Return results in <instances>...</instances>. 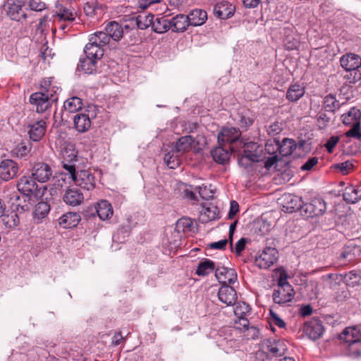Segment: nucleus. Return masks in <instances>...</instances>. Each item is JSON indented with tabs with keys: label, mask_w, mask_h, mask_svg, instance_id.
I'll return each instance as SVG.
<instances>
[{
	"label": "nucleus",
	"mask_w": 361,
	"mask_h": 361,
	"mask_svg": "<svg viewBox=\"0 0 361 361\" xmlns=\"http://www.w3.org/2000/svg\"><path fill=\"white\" fill-rule=\"evenodd\" d=\"M82 99L78 97H73L67 99L63 104V107L69 112H76L82 109Z\"/></svg>",
	"instance_id": "a18cd8bd"
},
{
	"label": "nucleus",
	"mask_w": 361,
	"mask_h": 361,
	"mask_svg": "<svg viewBox=\"0 0 361 361\" xmlns=\"http://www.w3.org/2000/svg\"><path fill=\"white\" fill-rule=\"evenodd\" d=\"M80 215L77 212H67L59 219V224L63 228H74L80 221Z\"/></svg>",
	"instance_id": "b1692460"
},
{
	"label": "nucleus",
	"mask_w": 361,
	"mask_h": 361,
	"mask_svg": "<svg viewBox=\"0 0 361 361\" xmlns=\"http://www.w3.org/2000/svg\"><path fill=\"white\" fill-rule=\"evenodd\" d=\"M77 13L71 7L58 6L56 7L54 18V22L72 23L75 20Z\"/></svg>",
	"instance_id": "f8f14e48"
},
{
	"label": "nucleus",
	"mask_w": 361,
	"mask_h": 361,
	"mask_svg": "<svg viewBox=\"0 0 361 361\" xmlns=\"http://www.w3.org/2000/svg\"><path fill=\"white\" fill-rule=\"evenodd\" d=\"M75 129L79 133H85L91 127V120L88 114L80 113L75 115L73 118Z\"/></svg>",
	"instance_id": "393cba45"
},
{
	"label": "nucleus",
	"mask_w": 361,
	"mask_h": 361,
	"mask_svg": "<svg viewBox=\"0 0 361 361\" xmlns=\"http://www.w3.org/2000/svg\"><path fill=\"white\" fill-rule=\"evenodd\" d=\"M193 223L190 218L183 217L176 222V229L179 233H185L192 231Z\"/></svg>",
	"instance_id": "09e8293b"
},
{
	"label": "nucleus",
	"mask_w": 361,
	"mask_h": 361,
	"mask_svg": "<svg viewBox=\"0 0 361 361\" xmlns=\"http://www.w3.org/2000/svg\"><path fill=\"white\" fill-rule=\"evenodd\" d=\"M339 107L340 104L334 95L328 94L324 97V108L325 111L334 112L336 109H339Z\"/></svg>",
	"instance_id": "8fccbe9b"
},
{
	"label": "nucleus",
	"mask_w": 361,
	"mask_h": 361,
	"mask_svg": "<svg viewBox=\"0 0 361 361\" xmlns=\"http://www.w3.org/2000/svg\"><path fill=\"white\" fill-rule=\"evenodd\" d=\"M305 92V87L302 85L293 84L287 90L286 99L291 102H295L304 95Z\"/></svg>",
	"instance_id": "7c9ffc66"
},
{
	"label": "nucleus",
	"mask_w": 361,
	"mask_h": 361,
	"mask_svg": "<svg viewBox=\"0 0 361 361\" xmlns=\"http://www.w3.org/2000/svg\"><path fill=\"white\" fill-rule=\"evenodd\" d=\"M361 111L360 109L353 107L346 114L342 115L343 123L345 126H353L355 123L360 122Z\"/></svg>",
	"instance_id": "72a5a7b5"
},
{
	"label": "nucleus",
	"mask_w": 361,
	"mask_h": 361,
	"mask_svg": "<svg viewBox=\"0 0 361 361\" xmlns=\"http://www.w3.org/2000/svg\"><path fill=\"white\" fill-rule=\"evenodd\" d=\"M97 59L87 57L81 58L78 66V70L82 71L86 74H92L97 69Z\"/></svg>",
	"instance_id": "473e14b6"
},
{
	"label": "nucleus",
	"mask_w": 361,
	"mask_h": 361,
	"mask_svg": "<svg viewBox=\"0 0 361 361\" xmlns=\"http://www.w3.org/2000/svg\"><path fill=\"white\" fill-rule=\"evenodd\" d=\"M8 15L12 20L20 21L26 18V14L20 5L13 4L8 7Z\"/></svg>",
	"instance_id": "ea45409f"
},
{
	"label": "nucleus",
	"mask_w": 361,
	"mask_h": 361,
	"mask_svg": "<svg viewBox=\"0 0 361 361\" xmlns=\"http://www.w3.org/2000/svg\"><path fill=\"white\" fill-rule=\"evenodd\" d=\"M263 348L272 356L279 357L284 354L285 348L282 342L267 341L263 344Z\"/></svg>",
	"instance_id": "cd10ccee"
},
{
	"label": "nucleus",
	"mask_w": 361,
	"mask_h": 361,
	"mask_svg": "<svg viewBox=\"0 0 361 361\" xmlns=\"http://www.w3.org/2000/svg\"><path fill=\"white\" fill-rule=\"evenodd\" d=\"M194 143V139L190 135H185L180 137L175 144V150L179 154L190 151Z\"/></svg>",
	"instance_id": "c756f323"
},
{
	"label": "nucleus",
	"mask_w": 361,
	"mask_h": 361,
	"mask_svg": "<svg viewBox=\"0 0 361 361\" xmlns=\"http://www.w3.org/2000/svg\"><path fill=\"white\" fill-rule=\"evenodd\" d=\"M317 119L318 125L320 128H324L325 126H326V125L330 121V118L324 112H319L317 114Z\"/></svg>",
	"instance_id": "69168bd1"
},
{
	"label": "nucleus",
	"mask_w": 361,
	"mask_h": 361,
	"mask_svg": "<svg viewBox=\"0 0 361 361\" xmlns=\"http://www.w3.org/2000/svg\"><path fill=\"white\" fill-rule=\"evenodd\" d=\"M106 37L101 35L100 37L95 33L90 35L89 42L84 48V53L87 57L100 59L104 54V47L106 46L105 42Z\"/></svg>",
	"instance_id": "f257e3e1"
},
{
	"label": "nucleus",
	"mask_w": 361,
	"mask_h": 361,
	"mask_svg": "<svg viewBox=\"0 0 361 361\" xmlns=\"http://www.w3.org/2000/svg\"><path fill=\"white\" fill-rule=\"evenodd\" d=\"M238 211H239V205H238V202L235 200L231 201V204H230L228 218L230 219H233V217L238 212Z\"/></svg>",
	"instance_id": "338daca9"
},
{
	"label": "nucleus",
	"mask_w": 361,
	"mask_h": 361,
	"mask_svg": "<svg viewBox=\"0 0 361 361\" xmlns=\"http://www.w3.org/2000/svg\"><path fill=\"white\" fill-rule=\"evenodd\" d=\"M96 212L101 220L109 219L113 215L111 204L106 200H101L95 207Z\"/></svg>",
	"instance_id": "c85d7f7f"
},
{
	"label": "nucleus",
	"mask_w": 361,
	"mask_h": 361,
	"mask_svg": "<svg viewBox=\"0 0 361 361\" xmlns=\"http://www.w3.org/2000/svg\"><path fill=\"white\" fill-rule=\"evenodd\" d=\"M152 30L157 33H164L171 28L170 20L165 17L157 18L153 20Z\"/></svg>",
	"instance_id": "e433bc0d"
},
{
	"label": "nucleus",
	"mask_w": 361,
	"mask_h": 361,
	"mask_svg": "<svg viewBox=\"0 0 361 361\" xmlns=\"http://www.w3.org/2000/svg\"><path fill=\"white\" fill-rule=\"evenodd\" d=\"M74 183L81 188L92 190L95 188V177L88 170H82L79 166L68 173Z\"/></svg>",
	"instance_id": "f03ea898"
},
{
	"label": "nucleus",
	"mask_w": 361,
	"mask_h": 361,
	"mask_svg": "<svg viewBox=\"0 0 361 361\" xmlns=\"http://www.w3.org/2000/svg\"><path fill=\"white\" fill-rule=\"evenodd\" d=\"M215 276L218 281L224 286L233 283L237 280L235 270L224 267L216 268Z\"/></svg>",
	"instance_id": "a211bd4d"
},
{
	"label": "nucleus",
	"mask_w": 361,
	"mask_h": 361,
	"mask_svg": "<svg viewBox=\"0 0 361 361\" xmlns=\"http://www.w3.org/2000/svg\"><path fill=\"white\" fill-rule=\"evenodd\" d=\"M269 320L271 324H274V325L280 328H283L286 325L284 321L271 310H270L269 312Z\"/></svg>",
	"instance_id": "13d9d810"
},
{
	"label": "nucleus",
	"mask_w": 361,
	"mask_h": 361,
	"mask_svg": "<svg viewBox=\"0 0 361 361\" xmlns=\"http://www.w3.org/2000/svg\"><path fill=\"white\" fill-rule=\"evenodd\" d=\"M98 37H100L101 35L106 37V46L109 44L110 39L114 41H119L123 35V29L119 23L115 21L109 22L105 27L103 31H98L94 32Z\"/></svg>",
	"instance_id": "39448f33"
},
{
	"label": "nucleus",
	"mask_w": 361,
	"mask_h": 361,
	"mask_svg": "<svg viewBox=\"0 0 361 361\" xmlns=\"http://www.w3.org/2000/svg\"><path fill=\"white\" fill-rule=\"evenodd\" d=\"M63 200L69 206L76 207L83 202L84 195L79 189L68 188L63 195Z\"/></svg>",
	"instance_id": "f3484780"
},
{
	"label": "nucleus",
	"mask_w": 361,
	"mask_h": 361,
	"mask_svg": "<svg viewBox=\"0 0 361 361\" xmlns=\"http://www.w3.org/2000/svg\"><path fill=\"white\" fill-rule=\"evenodd\" d=\"M303 331L309 338L315 341L321 338L323 335L324 328L321 320L313 318L305 322Z\"/></svg>",
	"instance_id": "0eeeda50"
},
{
	"label": "nucleus",
	"mask_w": 361,
	"mask_h": 361,
	"mask_svg": "<svg viewBox=\"0 0 361 361\" xmlns=\"http://www.w3.org/2000/svg\"><path fill=\"white\" fill-rule=\"evenodd\" d=\"M235 8L227 1L216 4L214 8V14L220 19H227L233 15Z\"/></svg>",
	"instance_id": "412c9836"
},
{
	"label": "nucleus",
	"mask_w": 361,
	"mask_h": 361,
	"mask_svg": "<svg viewBox=\"0 0 361 361\" xmlns=\"http://www.w3.org/2000/svg\"><path fill=\"white\" fill-rule=\"evenodd\" d=\"M29 6L32 11H42L46 8V4L40 0H30Z\"/></svg>",
	"instance_id": "052dcab7"
},
{
	"label": "nucleus",
	"mask_w": 361,
	"mask_h": 361,
	"mask_svg": "<svg viewBox=\"0 0 361 361\" xmlns=\"http://www.w3.org/2000/svg\"><path fill=\"white\" fill-rule=\"evenodd\" d=\"M41 90L45 94L49 95V99L50 101H56L57 99L55 96L57 94V92L59 91V88L55 86H53L51 84V79L44 80L41 83Z\"/></svg>",
	"instance_id": "c9c22d12"
},
{
	"label": "nucleus",
	"mask_w": 361,
	"mask_h": 361,
	"mask_svg": "<svg viewBox=\"0 0 361 361\" xmlns=\"http://www.w3.org/2000/svg\"><path fill=\"white\" fill-rule=\"evenodd\" d=\"M343 282L349 286H357L361 280V276L355 271H351L344 275H340Z\"/></svg>",
	"instance_id": "a19ab883"
},
{
	"label": "nucleus",
	"mask_w": 361,
	"mask_h": 361,
	"mask_svg": "<svg viewBox=\"0 0 361 361\" xmlns=\"http://www.w3.org/2000/svg\"><path fill=\"white\" fill-rule=\"evenodd\" d=\"M62 167L66 171V174L75 171L78 166L76 163L78 161L77 152L71 145H65L61 149Z\"/></svg>",
	"instance_id": "7ed1b4c3"
},
{
	"label": "nucleus",
	"mask_w": 361,
	"mask_h": 361,
	"mask_svg": "<svg viewBox=\"0 0 361 361\" xmlns=\"http://www.w3.org/2000/svg\"><path fill=\"white\" fill-rule=\"evenodd\" d=\"M238 164L245 169L248 168L251 166L252 163L253 162L251 160L250 156H248L247 154L243 153L239 158H238Z\"/></svg>",
	"instance_id": "e2e57ef3"
},
{
	"label": "nucleus",
	"mask_w": 361,
	"mask_h": 361,
	"mask_svg": "<svg viewBox=\"0 0 361 361\" xmlns=\"http://www.w3.org/2000/svg\"><path fill=\"white\" fill-rule=\"evenodd\" d=\"M326 209V202L322 198H314L310 202L303 204L302 214L306 218H312L322 215Z\"/></svg>",
	"instance_id": "423d86ee"
},
{
	"label": "nucleus",
	"mask_w": 361,
	"mask_h": 361,
	"mask_svg": "<svg viewBox=\"0 0 361 361\" xmlns=\"http://www.w3.org/2000/svg\"><path fill=\"white\" fill-rule=\"evenodd\" d=\"M288 197L290 200L287 202V205L284 206L286 210L290 213L300 210L302 214L303 204H302L301 198L292 195H289Z\"/></svg>",
	"instance_id": "49530a36"
},
{
	"label": "nucleus",
	"mask_w": 361,
	"mask_h": 361,
	"mask_svg": "<svg viewBox=\"0 0 361 361\" xmlns=\"http://www.w3.org/2000/svg\"><path fill=\"white\" fill-rule=\"evenodd\" d=\"M52 169L46 163H37L32 169V178L39 183H45L52 176Z\"/></svg>",
	"instance_id": "9d476101"
},
{
	"label": "nucleus",
	"mask_w": 361,
	"mask_h": 361,
	"mask_svg": "<svg viewBox=\"0 0 361 361\" xmlns=\"http://www.w3.org/2000/svg\"><path fill=\"white\" fill-rule=\"evenodd\" d=\"M351 128L345 133L347 137H353L361 140L360 122L355 123V125L351 126Z\"/></svg>",
	"instance_id": "6e6d98bb"
},
{
	"label": "nucleus",
	"mask_w": 361,
	"mask_h": 361,
	"mask_svg": "<svg viewBox=\"0 0 361 361\" xmlns=\"http://www.w3.org/2000/svg\"><path fill=\"white\" fill-rule=\"evenodd\" d=\"M295 293L291 285H286L283 287H279L278 289L274 290L273 293V300L275 303L283 305L286 302H290Z\"/></svg>",
	"instance_id": "9b49d317"
},
{
	"label": "nucleus",
	"mask_w": 361,
	"mask_h": 361,
	"mask_svg": "<svg viewBox=\"0 0 361 361\" xmlns=\"http://www.w3.org/2000/svg\"><path fill=\"white\" fill-rule=\"evenodd\" d=\"M176 150L168 152L164 156V162L170 169H176L180 164L179 155L177 154Z\"/></svg>",
	"instance_id": "de8ad7c7"
},
{
	"label": "nucleus",
	"mask_w": 361,
	"mask_h": 361,
	"mask_svg": "<svg viewBox=\"0 0 361 361\" xmlns=\"http://www.w3.org/2000/svg\"><path fill=\"white\" fill-rule=\"evenodd\" d=\"M246 239L244 238H240L235 245V252L240 255L241 252L245 249Z\"/></svg>",
	"instance_id": "774afa93"
},
{
	"label": "nucleus",
	"mask_w": 361,
	"mask_h": 361,
	"mask_svg": "<svg viewBox=\"0 0 361 361\" xmlns=\"http://www.w3.org/2000/svg\"><path fill=\"white\" fill-rule=\"evenodd\" d=\"M30 102L36 106V111L42 113L51 106V101L49 99V95L42 90L40 92L32 93L30 97Z\"/></svg>",
	"instance_id": "ddd939ff"
},
{
	"label": "nucleus",
	"mask_w": 361,
	"mask_h": 361,
	"mask_svg": "<svg viewBox=\"0 0 361 361\" xmlns=\"http://www.w3.org/2000/svg\"><path fill=\"white\" fill-rule=\"evenodd\" d=\"M211 185L207 187V185H202L198 187V193L199 195L204 200H209L213 198L214 192L211 188Z\"/></svg>",
	"instance_id": "4d7b16f0"
},
{
	"label": "nucleus",
	"mask_w": 361,
	"mask_h": 361,
	"mask_svg": "<svg viewBox=\"0 0 361 361\" xmlns=\"http://www.w3.org/2000/svg\"><path fill=\"white\" fill-rule=\"evenodd\" d=\"M241 128L247 129L253 123V119L250 116V113L247 110H243L238 114L236 118Z\"/></svg>",
	"instance_id": "3c124183"
},
{
	"label": "nucleus",
	"mask_w": 361,
	"mask_h": 361,
	"mask_svg": "<svg viewBox=\"0 0 361 361\" xmlns=\"http://www.w3.org/2000/svg\"><path fill=\"white\" fill-rule=\"evenodd\" d=\"M18 171V164L11 159H6L0 164V179L8 180L14 178Z\"/></svg>",
	"instance_id": "4468645a"
},
{
	"label": "nucleus",
	"mask_w": 361,
	"mask_h": 361,
	"mask_svg": "<svg viewBox=\"0 0 361 361\" xmlns=\"http://www.w3.org/2000/svg\"><path fill=\"white\" fill-rule=\"evenodd\" d=\"M216 266L213 261L205 259L204 261L199 263L195 274L198 276H207L210 273L216 271Z\"/></svg>",
	"instance_id": "f704fd0d"
},
{
	"label": "nucleus",
	"mask_w": 361,
	"mask_h": 361,
	"mask_svg": "<svg viewBox=\"0 0 361 361\" xmlns=\"http://www.w3.org/2000/svg\"><path fill=\"white\" fill-rule=\"evenodd\" d=\"M361 334L360 331L355 326H348L345 328L338 335V338L343 347L354 343V341L360 339Z\"/></svg>",
	"instance_id": "6ab92c4d"
},
{
	"label": "nucleus",
	"mask_w": 361,
	"mask_h": 361,
	"mask_svg": "<svg viewBox=\"0 0 361 361\" xmlns=\"http://www.w3.org/2000/svg\"><path fill=\"white\" fill-rule=\"evenodd\" d=\"M154 16L151 13H142L136 17V24L141 30L152 26Z\"/></svg>",
	"instance_id": "58836bf2"
},
{
	"label": "nucleus",
	"mask_w": 361,
	"mask_h": 361,
	"mask_svg": "<svg viewBox=\"0 0 361 361\" xmlns=\"http://www.w3.org/2000/svg\"><path fill=\"white\" fill-rule=\"evenodd\" d=\"M218 297L227 306L233 305L237 300L235 290L228 285L223 286L219 290Z\"/></svg>",
	"instance_id": "aec40b11"
},
{
	"label": "nucleus",
	"mask_w": 361,
	"mask_h": 361,
	"mask_svg": "<svg viewBox=\"0 0 361 361\" xmlns=\"http://www.w3.org/2000/svg\"><path fill=\"white\" fill-rule=\"evenodd\" d=\"M36 180L32 176H23L22 177L18 183V190L27 196L34 195L35 197L39 195H43V192H40V190L38 189Z\"/></svg>",
	"instance_id": "6e6552de"
},
{
	"label": "nucleus",
	"mask_w": 361,
	"mask_h": 361,
	"mask_svg": "<svg viewBox=\"0 0 361 361\" xmlns=\"http://www.w3.org/2000/svg\"><path fill=\"white\" fill-rule=\"evenodd\" d=\"M189 23L192 26L204 24L207 19V12L201 9H195L188 15Z\"/></svg>",
	"instance_id": "2f4dec72"
},
{
	"label": "nucleus",
	"mask_w": 361,
	"mask_h": 361,
	"mask_svg": "<svg viewBox=\"0 0 361 361\" xmlns=\"http://www.w3.org/2000/svg\"><path fill=\"white\" fill-rule=\"evenodd\" d=\"M340 63L346 71H355L361 66V57L355 54L348 53L341 57Z\"/></svg>",
	"instance_id": "2eb2a0df"
},
{
	"label": "nucleus",
	"mask_w": 361,
	"mask_h": 361,
	"mask_svg": "<svg viewBox=\"0 0 361 361\" xmlns=\"http://www.w3.org/2000/svg\"><path fill=\"white\" fill-rule=\"evenodd\" d=\"M274 142L276 143L280 154L283 157L290 155L296 149V143L293 139L284 138L281 143L278 139L274 138Z\"/></svg>",
	"instance_id": "a878e982"
},
{
	"label": "nucleus",
	"mask_w": 361,
	"mask_h": 361,
	"mask_svg": "<svg viewBox=\"0 0 361 361\" xmlns=\"http://www.w3.org/2000/svg\"><path fill=\"white\" fill-rule=\"evenodd\" d=\"M241 133L238 128L235 127H225L218 133V144L226 145L237 141L240 137Z\"/></svg>",
	"instance_id": "1a4fd4ad"
},
{
	"label": "nucleus",
	"mask_w": 361,
	"mask_h": 361,
	"mask_svg": "<svg viewBox=\"0 0 361 361\" xmlns=\"http://www.w3.org/2000/svg\"><path fill=\"white\" fill-rule=\"evenodd\" d=\"M339 141L338 136H331L326 142L325 147L329 153H331Z\"/></svg>",
	"instance_id": "680f3d73"
},
{
	"label": "nucleus",
	"mask_w": 361,
	"mask_h": 361,
	"mask_svg": "<svg viewBox=\"0 0 361 361\" xmlns=\"http://www.w3.org/2000/svg\"><path fill=\"white\" fill-rule=\"evenodd\" d=\"M233 312L238 317H245L250 312V308L248 304L245 302H235Z\"/></svg>",
	"instance_id": "864d4df0"
},
{
	"label": "nucleus",
	"mask_w": 361,
	"mask_h": 361,
	"mask_svg": "<svg viewBox=\"0 0 361 361\" xmlns=\"http://www.w3.org/2000/svg\"><path fill=\"white\" fill-rule=\"evenodd\" d=\"M171 29L173 32H184L190 25L188 16L179 14L170 20Z\"/></svg>",
	"instance_id": "bb28decb"
},
{
	"label": "nucleus",
	"mask_w": 361,
	"mask_h": 361,
	"mask_svg": "<svg viewBox=\"0 0 361 361\" xmlns=\"http://www.w3.org/2000/svg\"><path fill=\"white\" fill-rule=\"evenodd\" d=\"M278 259V251L273 247H266L259 255L255 257V264L260 269H268Z\"/></svg>",
	"instance_id": "20e7f679"
},
{
	"label": "nucleus",
	"mask_w": 361,
	"mask_h": 361,
	"mask_svg": "<svg viewBox=\"0 0 361 361\" xmlns=\"http://www.w3.org/2000/svg\"><path fill=\"white\" fill-rule=\"evenodd\" d=\"M219 214L218 208L214 205H211L209 207H203L201 211V216H205L206 219H203V221H212L215 219Z\"/></svg>",
	"instance_id": "603ef678"
},
{
	"label": "nucleus",
	"mask_w": 361,
	"mask_h": 361,
	"mask_svg": "<svg viewBox=\"0 0 361 361\" xmlns=\"http://www.w3.org/2000/svg\"><path fill=\"white\" fill-rule=\"evenodd\" d=\"M30 150L29 145L25 143H20L15 149L16 154L18 157H23L27 155Z\"/></svg>",
	"instance_id": "bf43d9fd"
},
{
	"label": "nucleus",
	"mask_w": 361,
	"mask_h": 361,
	"mask_svg": "<svg viewBox=\"0 0 361 361\" xmlns=\"http://www.w3.org/2000/svg\"><path fill=\"white\" fill-rule=\"evenodd\" d=\"M243 153L250 156L252 161H259L262 159L263 152L262 146L257 142H250L244 144Z\"/></svg>",
	"instance_id": "5701e85b"
},
{
	"label": "nucleus",
	"mask_w": 361,
	"mask_h": 361,
	"mask_svg": "<svg viewBox=\"0 0 361 361\" xmlns=\"http://www.w3.org/2000/svg\"><path fill=\"white\" fill-rule=\"evenodd\" d=\"M30 138L35 142L39 141L44 135L47 123L44 120L35 121L27 125Z\"/></svg>",
	"instance_id": "dca6fc26"
},
{
	"label": "nucleus",
	"mask_w": 361,
	"mask_h": 361,
	"mask_svg": "<svg viewBox=\"0 0 361 361\" xmlns=\"http://www.w3.org/2000/svg\"><path fill=\"white\" fill-rule=\"evenodd\" d=\"M1 217V221L3 224L6 228H13L17 226L19 224V217L18 214L16 212H11L6 215H3Z\"/></svg>",
	"instance_id": "79ce46f5"
},
{
	"label": "nucleus",
	"mask_w": 361,
	"mask_h": 361,
	"mask_svg": "<svg viewBox=\"0 0 361 361\" xmlns=\"http://www.w3.org/2000/svg\"><path fill=\"white\" fill-rule=\"evenodd\" d=\"M50 206L48 203L43 201L37 203L34 211V217L37 222L39 223L40 220L48 214Z\"/></svg>",
	"instance_id": "4c0bfd02"
},
{
	"label": "nucleus",
	"mask_w": 361,
	"mask_h": 361,
	"mask_svg": "<svg viewBox=\"0 0 361 361\" xmlns=\"http://www.w3.org/2000/svg\"><path fill=\"white\" fill-rule=\"evenodd\" d=\"M317 163V157H311L301 166L300 169L302 171H310Z\"/></svg>",
	"instance_id": "0e129e2a"
},
{
	"label": "nucleus",
	"mask_w": 361,
	"mask_h": 361,
	"mask_svg": "<svg viewBox=\"0 0 361 361\" xmlns=\"http://www.w3.org/2000/svg\"><path fill=\"white\" fill-rule=\"evenodd\" d=\"M345 348V354L353 358H356L361 355V341L358 339L354 343L347 344L344 346Z\"/></svg>",
	"instance_id": "c03bdc74"
},
{
	"label": "nucleus",
	"mask_w": 361,
	"mask_h": 361,
	"mask_svg": "<svg viewBox=\"0 0 361 361\" xmlns=\"http://www.w3.org/2000/svg\"><path fill=\"white\" fill-rule=\"evenodd\" d=\"M357 193V189L353 186H348L343 194V198L347 203L355 204L361 200V197H359Z\"/></svg>",
	"instance_id": "37998d69"
},
{
	"label": "nucleus",
	"mask_w": 361,
	"mask_h": 361,
	"mask_svg": "<svg viewBox=\"0 0 361 361\" xmlns=\"http://www.w3.org/2000/svg\"><path fill=\"white\" fill-rule=\"evenodd\" d=\"M283 129V124L281 122L274 121L267 126V132L271 137H276L279 135Z\"/></svg>",
	"instance_id": "5fc2aeb1"
},
{
	"label": "nucleus",
	"mask_w": 361,
	"mask_h": 361,
	"mask_svg": "<svg viewBox=\"0 0 361 361\" xmlns=\"http://www.w3.org/2000/svg\"><path fill=\"white\" fill-rule=\"evenodd\" d=\"M231 149L230 147H226V145H220L214 147L211 151V155L214 161L216 163L224 164L226 163L230 158L231 153L229 150Z\"/></svg>",
	"instance_id": "4be33fe9"
}]
</instances>
